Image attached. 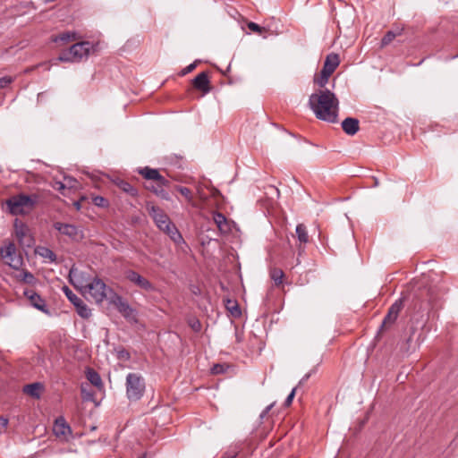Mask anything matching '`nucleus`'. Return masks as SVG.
Listing matches in <instances>:
<instances>
[{
	"mask_svg": "<svg viewBox=\"0 0 458 458\" xmlns=\"http://www.w3.org/2000/svg\"><path fill=\"white\" fill-rule=\"evenodd\" d=\"M309 106L318 119L331 123L337 122L339 100L328 89H319L311 94Z\"/></svg>",
	"mask_w": 458,
	"mask_h": 458,
	"instance_id": "1",
	"label": "nucleus"
},
{
	"mask_svg": "<svg viewBox=\"0 0 458 458\" xmlns=\"http://www.w3.org/2000/svg\"><path fill=\"white\" fill-rule=\"evenodd\" d=\"M145 207L147 212L160 231L166 233L175 243H180L183 241L175 225L161 208L151 201H147Z\"/></svg>",
	"mask_w": 458,
	"mask_h": 458,
	"instance_id": "2",
	"label": "nucleus"
},
{
	"mask_svg": "<svg viewBox=\"0 0 458 458\" xmlns=\"http://www.w3.org/2000/svg\"><path fill=\"white\" fill-rule=\"evenodd\" d=\"M138 173L146 180L152 181L145 185L148 191L153 192L162 199H170V195L165 190V188L169 187L170 182L162 176L157 169L145 166L139 169Z\"/></svg>",
	"mask_w": 458,
	"mask_h": 458,
	"instance_id": "3",
	"label": "nucleus"
},
{
	"mask_svg": "<svg viewBox=\"0 0 458 458\" xmlns=\"http://www.w3.org/2000/svg\"><path fill=\"white\" fill-rule=\"evenodd\" d=\"M38 199V194L26 195L20 193L8 198L4 203L10 214L24 216L29 215L35 208Z\"/></svg>",
	"mask_w": 458,
	"mask_h": 458,
	"instance_id": "4",
	"label": "nucleus"
},
{
	"mask_svg": "<svg viewBox=\"0 0 458 458\" xmlns=\"http://www.w3.org/2000/svg\"><path fill=\"white\" fill-rule=\"evenodd\" d=\"M83 293L88 294L93 301L100 304L108 296L111 297L114 292L102 279L95 277L83 287Z\"/></svg>",
	"mask_w": 458,
	"mask_h": 458,
	"instance_id": "5",
	"label": "nucleus"
},
{
	"mask_svg": "<svg viewBox=\"0 0 458 458\" xmlns=\"http://www.w3.org/2000/svg\"><path fill=\"white\" fill-rule=\"evenodd\" d=\"M0 257L4 263L13 269H20L23 265V259L18 253L13 242L5 240L0 248Z\"/></svg>",
	"mask_w": 458,
	"mask_h": 458,
	"instance_id": "6",
	"label": "nucleus"
},
{
	"mask_svg": "<svg viewBox=\"0 0 458 458\" xmlns=\"http://www.w3.org/2000/svg\"><path fill=\"white\" fill-rule=\"evenodd\" d=\"M90 43L82 41L73 44L69 49L63 51L58 60L64 63H77L81 62L84 57L89 54Z\"/></svg>",
	"mask_w": 458,
	"mask_h": 458,
	"instance_id": "7",
	"label": "nucleus"
},
{
	"mask_svg": "<svg viewBox=\"0 0 458 458\" xmlns=\"http://www.w3.org/2000/svg\"><path fill=\"white\" fill-rule=\"evenodd\" d=\"M126 395L130 401L140 400L145 392V380L138 373H129L126 377Z\"/></svg>",
	"mask_w": 458,
	"mask_h": 458,
	"instance_id": "8",
	"label": "nucleus"
},
{
	"mask_svg": "<svg viewBox=\"0 0 458 458\" xmlns=\"http://www.w3.org/2000/svg\"><path fill=\"white\" fill-rule=\"evenodd\" d=\"M403 308V299L400 298L396 300L388 309L386 315L385 316L381 326L377 332V336L381 335L384 331L387 330L390 327H392L396 321L400 311Z\"/></svg>",
	"mask_w": 458,
	"mask_h": 458,
	"instance_id": "9",
	"label": "nucleus"
},
{
	"mask_svg": "<svg viewBox=\"0 0 458 458\" xmlns=\"http://www.w3.org/2000/svg\"><path fill=\"white\" fill-rule=\"evenodd\" d=\"M54 435L62 442H69L72 438V428L66 422L64 417L59 416L55 420L53 425Z\"/></svg>",
	"mask_w": 458,
	"mask_h": 458,
	"instance_id": "10",
	"label": "nucleus"
},
{
	"mask_svg": "<svg viewBox=\"0 0 458 458\" xmlns=\"http://www.w3.org/2000/svg\"><path fill=\"white\" fill-rule=\"evenodd\" d=\"M23 294L30 301V304L32 307L47 315L50 314L46 301L34 290L26 289L24 290Z\"/></svg>",
	"mask_w": 458,
	"mask_h": 458,
	"instance_id": "11",
	"label": "nucleus"
},
{
	"mask_svg": "<svg viewBox=\"0 0 458 458\" xmlns=\"http://www.w3.org/2000/svg\"><path fill=\"white\" fill-rule=\"evenodd\" d=\"M125 277L131 282L132 284H136L140 288L151 292L155 290V286L153 285L150 281H148L147 278L140 276L139 273H137L134 270H128L125 273Z\"/></svg>",
	"mask_w": 458,
	"mask_h": 458,
	"instance_id": "12",
	"label": "nucleus"
},
{
	"mask_svg": "<svg viewBox=\"0 0 458 458\" xmlns=\"http://www.w3.org/2000/svg\"><path fill=\"white\" fill-rule=\"evenodd\" d=\"M54 228L60 233L66 235L72 240H78L81 237L80 231L74 225L56 222L54 224Z\"/></svg>",
	"mask_w": 458,
	"mask_h": 458,
	"instance_id": "13",
	"label": "nucleus"
},
{
	"mask_svg": "<svg viewBox=\"0 0 458 458\" xmlns=\"http://www.w3.org/2000/svg\"><path fill=\"white\" fill-rule=\"evenodd\" d=\"M193 87L200 90L203 94H208L211 90L210 81L208 72L199 73L192 81Z\"/></svg>",
	"mask_w": 458,
	"mask_h": 458,
	"instance_id": "14",
	"label": "nucleus"
},
{
	"mask_svg": "<svg viewBox=\"0 0 458 458\" xmlns=\"http://www.w3.org/2000/svg\"><path fill=\"white\" fill-rule=\"evenodd\" d=\"M420 297L422 298V300L420 309L425 310L429 307L433 308L437 305V294L435 289L428 288L423 290L420 293Z\"/></svg>",
	"mask_w": 458,
	"mask_h": 458,
	"instance_id": "15",
	"label": "nucleus"
},
{
	"mask_svg": "<svg viewBox=\"0 0 458 458\" xmlns=\"http://www.w3.org/2000/svg\"><path fill=\"white\" fill-rule=\"evenodd\" d=\"M342 128L348 135H354L360 129L359 120L352 117H347L342 122Z\"/></svg>",
	"mask_w": 458,
	"mask_h": 458,
	"instance_id": "16",
	"label": "nucleus"
},
{
	"mask_svg": "<svg viewBox=\"0 0 458 458\" xmlns=\"http://www.w3.org/2000/svg\"><path fill=\"white\" fill-rule=\"evenodd\" d=\"M111 301L116 305L118 310L123 313L124 317H128L132 312V309L130 305L117 293H113Z\"/></svg>",
	"mask_w": 458,
	"mask_h": 458,
	"instance_id": "17",
	"label": "nucleus"
},
{
	"mask_svg": "<svg viewBox=\"0 0 458 458\" xmlns=\"http://www.w3.org/2000/svg\"><path fill=\"white\" fill-rule=\"evenodd\" d=\"M213 220L221 233H226L231 231L230 224L225 216L222 213L215 212Z\"/></svg>",
	"mask_w": 458,
	"mask_h": 458,
	"instance_id": "18",
	"label": "nucleus"
},
{
	"mask_svg": "<svg viewBox=\"0 0 458 458\" xmlns=\"http://www.w3.org/2000/svg\"><path fill=\"white\" fill-rule=\"evenodd\" d=\"M339 55L337 54L331 53L326 57L323 70L329 72V73H333L339 65Z\"/></svg>",
	"mask_w": 458,
	"mask_h": 458,
	"instance_id": "19",
	"label": "nucleus"
},
{
	"mask_svg": "<svg viewBox=\"0 0 458 458\" xmlns=\"http://www.w3.org/2000/svg\"><path fill=\"white\" fill-rule=\"evenodd\" d=\"M43 390V385L39 382L32 383L24 386L23 392L30 396L39 399L41 395V392Z\"/></svg>",
	"mask_w": 458,
	"mask_h": 458,
	"instance_id": "20",
	"label": "nucleus"
},
{
	"mask_svg": "<svg viewBox=\"0 0 458 458\" xmlns=\"http://www.w3.org/2000/svg\"><path fill=\"white\" fill-rule=\"evenodd\" d=\"M114 183L121 191L128 195L131 197H136L138 195V190L129 182L123 179H116Z\"/></svg>",
	"mask_w": 458,
	"mask_h": 458,
	"instance_id": "21",
	"label": "nucleus"
},
{
	"mask_svg": "<svg viewBox=\"0 0 458 458\" xmlns=\"http://www.w3.org/2000/svg\"><path fill=\"white\" fill-rule=\"evenodd\" d=\"M86 377L89 381L91 385L96 386L98 389H101L103 387V382L99 376V374L91 368H87L86 369Z\"/></svg>",
	"mask_w": 458,
	"mask_h": 458,
	"instance_id": "22",
	"label": "nucleus"
},
{
	"mask_svg": "<svg viewBox=\"0 0 458 458\" xmlns=\"http://www.w3.org/2000/svg\"><path fill=\"white\" fill-rule=\"evenodd\" d=\"M14 233L16 238L22 242L28 232V226L21 220L15 219L14 221Z\"/></svg>",
	"mask_w": 458,
	"mask_h": 458,
	"instance_id": "23",
	"label": "nucleus"
},
{
	"mask_svg": "<svg viewBox=\"0 0 458 458\" xmlns=\"http://www.w3.org/2000/svg\"><path fill=\"white\" fill-rule=\"evenodd\" d=\"M36 254L39 255L45 259H47L51 263L56 262V255L55 253L47 247H38L36 249Z\"/></svg>",
	"mask_w": 458,
	"mask_h": 458,
	"instance_id": "24",
	"label": "nucleus"
},
{
	"mask_svg": "<svg viewBox=\"0 0 458 458\" xmlns=\"http://www.w3.org/2000/svg\"><path fill=\"white\" fill-rule=\"evenodd\" d=\"M76 311L83 318H89L91 316V310L87 304L82 301L75 303Z\"/></svg>",
	"mask_w": 458,
	"mask_h": 458,
	"instance_id": "25",
	"label": "nucleus"
},
{
	"mask_svg": "<svg viewBox=\"0 0 458 458\" xmlns=\"http://www.w3.org/2000/svg\"><path fill=\"white\" fill-rule=\"evenodd\" d=\"M76 39V33L73 31H65L64 33H61L60 35L55 37L53 38V41L55 43L63 42L67 43L71 42Z\"/></svg>",
	"mask_w": 458,
	"mask_h": 458,
	"instance_id": "26",
	"label": "nucleus"
},
{
	"mask_svg": "<svg viewBox=\"0 0 458 458\" xmlns=\"http://www.w3.org/2000/svg\"><path fill=\"white\" fill-rule=\"evenodd\" d=\"M295 232L301 243H307L309 242L307 227L303 224L297 225Z\"/></svg>",
	"mask_w": 458,
	"mask_h": 458,
	"instance_id": "27",
	"label": "nucleus"
},
{
	"mask_svg": "<svg viewBox=\"0 0 458 458\" xmlns=\"http://www.w3.org/2000/svg\"><path fill=\"white\" fill-rule=\"evenodd\" d=\"M16 277L19 281L29 284H33L36 282V277L34 276V275L28 270H21L16 276Z\"/></svg>",
	"mask_w": 458,
	"mask_h": 458,
	"instance_id": "28",
	"label": "nucleus"
},
{
	"mask_svg": "<svg viewBox=\"0 0 458 458\" xmlns=\"http://www.w3.org/2000/svg\"><path fill=\"white\" fill-rule=\"evenodd\" d=\"M242 450V445L236 444L232 445L221 456V458H236Z\"/></svg>",
	"mask_w": 458,
	"mask_h": 458,
	"instance_id": "29",
	"label": "nucleus"
},
{
	"mask_svg": "<svg viewBox=\"0 0 458 458\" xmlns=\"http://www.w3.org/2000/svg\"><path fill=\"white\" fill-rule=\"evenodd\" d=\"M403 30H399L396 32H394L392 30L387 31L383 38L381 39V47H384L387 45H389L396 36H400L402 34Z\"/></svg>",
	"mask_w": 458,
	"mask_h": 458,
	"instance_id": "30",
	"label": "nucleus"
},
{
	"mask_svg": "<svg viewBox=\"0 0 458 458\" xmlns=\"http://www.w3.org/2000/svg\"><path fill=\"white\" fill-rule=\"evenodd\" d=\"M284 276V274L280 268L275 267L270 271V277L275 282L276 285H280L283 283Z\"/></svg>",
	"mask_w": 458,
	"mask_h": 458,
	"instance_id": "31",
	"label": "nucleus"
},
{
	"mask_svg": "<svg viewBox=\"0 0 458 458\" xmlns=\"http://www.w3.org/2000/svg\"><path fill=\"white\" fill-rule=\"evenodd\" d=\"M331 75L332 73H329V72L322 69L320 72V76L315 79V83L319 87L324 88Z\"/></svg>",
	"mask_w": 458,
	"mask_h": 458,
	"instance_id": "32",
	"label": "nucleus"
},
{
	"mask_svg": "<svg viewBox=\"0 0 458 458\" xmlns=\"http://www.w3.org/2000/svg\"><path fill=\"white\" fill-rule=\"evenodd\" d=\"M228 369H229V366L227 364L216 363V364H214L213 367L211 368V373L214 375L224 374L227 371Z\"/></svg>",
	"mask_w": 458,
	"mask_h": 458,
	"instance_id": "33",
	"label": "nucleus"
},
{
	"mask_svg": "<svg viewBox=\"0 0 458 458\" xmlns=\"http://www.w3.org/2000/svg\"><path fill=\"white\" fill-rule=\"evenodd\" d=\"M89 386L82 384L81 386V392L82 395V399L84 401H92L94 399V393L88 389Z\"/></svg>",
	"mask_w": 458,
	"mask_h": 458,
	"instance_id": "34",
	"label": "nucleus"
},
{
	"mask_svg": "<svg viewBox=\"0 0 458 458\" xmlns=\"http://www.w3.org/2000/svg\"><path fill=\"white\" fill-rule=\"evenodd\" d=\"M64 293H65L67 299L75 306V303L81 301V299L78 297L68 286L64 287Z\"/></svg>",
	"mask_w": 458,
	"mask_h": 458,
	"instance_id": "35",
	"label": "nucleus"
},
{
	"mask_svg": "<svg viewBox=\"0 0 458 458\" xmlns=\"http://www.w3.org/2000/svg\"><path fill=\"white\" fill-rule=\"evenodd\" d=\"M175 190L179 191L186 199L187 201L190 202L192 200V193L189 188L176 185Z\"/></svg>",
	"mask_w": 458,
	"mask_h": 458,
	"instance_id": "36",
	"label": "nucleus"
},
{
	"mask_svg": "<svg viewBox=\"0 0 458 458\" xmlns=\"http://www.w3.org/2000/svg\"><path fill=\"white\" fill-rule=\"evenodd\" d=\"M92 202L95 206L99 208H107L109 205L108 200L102 196H94L92 198Z\"/></svg>",
	"mask_w": 458,
	"mask_h": 458,
	"instance_id": "37",
	"label": "nucleus"
},
{
	"mask_svg": "<svg viewBox=\"0 0 458 458\" xmlns=\"http://www.w3.org/2000/svg\"><path fill=\"white\" fill-rule=\"evenodd\" d=\"M226 307L231 311V313L233 315L238 316L241 314V310H240L236 301H232L229 300Z\"/></svg>",
	"mask_w": 458,
	"mask_h": 458,
	"instance_id": "38",
	"label": "nucleus"
},
{
	"mask_svg": "<svg viewBox=\"0 0 458 458\" xmlns=\"http://www.w3.org/2000/svg\"><path fill=\"white\" fill-rule=\"evenodd\" d=\"M248 28L253 31V32H256V33H259V34H261L262 32L266 31V29L264 27H261L259 26V24L253 22V21H250L248 24H247Z\"/></svg>",
	"mask_w": 458,
	"mask_h": 458,
	"instance_id": "39",
	"label": "nucleus"
},
{
	"mask_svg": "<svg viewBox=\"0 0 458 458\" xmlns=\"http://www.w3.org/2000/svg\"><path fill=\"white\" fill-rule=\"evenodd\" d=\"M13 78L11 76H4L0 78V89L6 88L13 82Z\"/></svg>",
	"mask_w": 458,
	"mask_h": 458,
	"instance_id": "40",
	"label": "nucleus"
},
{
	"mask_svg": "<svg viewBox=\"0 0 458 458\" xmlns=\"http://www.w3.org/2000/svg\"><path fill=\"white\" fill-rule=\"evenodd\" d=\"M189 325L194 332H199L202 327L201 323L198 319L191 320Z\"/></svg>",
	"mask_w": 458,
	"mask_h": 458,
	"instance_id": "41",
	"label": "nucleus"
},
{
	"mask_svg": "<svg viewBox=\"0 0 458 458\" xmlns=\"http://www.w3.org/2000/svg\"><path fill=\"white\" fill-rule=\"evenodd\" d=\"M295 392H296V387L293 388V390L291 391V393L288 394V396L286 397L285 401H284V405L285 407H288L292 404L293 403V400L294 398V395H295Z\"/></svg>",
	"mask_w": 458,
	"mask_h": 458,
	"instance_id": "42",
	"label": "nucleus"
},
{
	"mask_svg": "<svg viewBox=\"0 0 458 458\" xmlns=\"http://www.w3.org/2000/svg\"><path fill=\"white\" fill-rule=\"evenodd\" d=\"M276 403H272L271 404L267 405L260 413L259 419L262 420L271 411V409L274 407Z\"/></svg>",
	"mask_w": 458,
	"mask_h": 458,
	"instance_id": "43",
	"label": "nucleus"
},
{
	"mask_svg": "<svg viewBox=\"0 0 458 458\" xmlns=\"http://www.w3.org/2000/svg\"><path fill=\"white\" fill-rule=\"evenodd\" d=\"M195 68H196V63H192V64H189L187 67H185V68L182 71V75H185V74H187L188 72H192Z\"/></svg>",
	"mask_w": 458,
	"mask_h": 458,
	"instance_id": "44",
	"label": "nucleus"
},
{
	"mask_svg": "<svg viewBox=\"0 0 458 458\" xmlns=\"http://www.w3.org/2000/svg\"><path fill=\"white\" fill-rule=\"evenodd\" d=\"M315 372H316V369H313L310 372L305 374L302 377V378L300 380V384H304L311 377V375L314 374Z\"/></svg>",
	"mask_w": 458,
	"mask_h": 458,
	"instance_id": "45",
	"label": "nucleus"
},
{
	"mask_svg": "<svg viewBox=\"0 0 458 458\" xmlns=\"http://www.w3.org/2000/svg\"><path fill=\"white\" fill-rule=\"evenodd\" d=\"M118 357L120 359H124V360H129L130 359V353L125 351V350H122L118 352Z\"/></svg>",
	"mask_w": 458,
	"mask_h": 458,
	"instance_id": "46",
	"label": "nucleus"
},
{
	"mask_svg": "<svg viewBox=\"0 0 458 458\" xmlns=\"http://www.w3.org/2000/svg\"><path fill=\"white\" fill-rule=\"evenodd\" d=\"M8 425V420L5 418L1 417L0 418V431H3L5 429V428Z\"/></svg>",
	"mask_w": 458,
	"mask_h": 458,
	"instance_id": "47",
	"label": "nucleus"
},
{
	"mask_svg": "<svg viewBox=\"0 0 458 458\" xmlns=\"http://www.w3.org/2000/svg\"><path fill=\"white\" fill-rule=\"evenodd\" d=\"M56 184H57V187H56L57 190L61 191V190L64 189V185L63 182H56Z\"/></svg>",
	"mask_w": 458,
	"mask_h": 458,
	"instance_id": "48",
	"label": "nucleus"
}]
</instances>
